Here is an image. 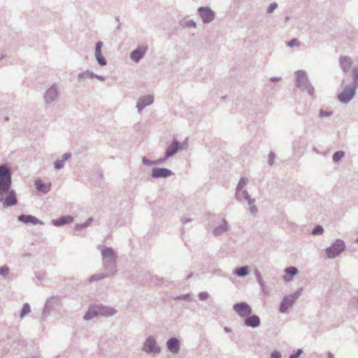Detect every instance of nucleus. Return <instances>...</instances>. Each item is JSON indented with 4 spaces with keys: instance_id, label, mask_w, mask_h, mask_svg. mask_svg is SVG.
I'll return each mask as SVG.
<instances>
[{
    "instance_id": "49",
    "label": "nucleus",
    "mask_w": 358,
    "mask_h": 358,
    "mask_svg": "<svg viewBox=\"0 0 358 358\" xmlns=\"http://www.w3.org/2000/svg\"><path fill=\"white\" fill-rule=\"evenodd\" d=\"M30 223H32L34 224H43V222H42L41 220H38V218H36V217L34 216H32V219L30 221Z\"/></svg>"
},
{
    "instance_id": "56",
    "label": "nucleus",
    "mask_w": 358,
    "mask_h": 358,
    "mask_svg": "<svg viewBox=\"0 0 358 358\" xmlns=\"http://www.w3.org/2000/svg\"><path fill=\"white\" fill-rule=\"evenodd\" d=\"M115 20L118 22V24H117V29H120V22H119V21H120L119 17H115Z\"/></svg>"
},
{
    "instance_id": "16",
    "label": "nucleus",
    "mask_w": 358,
    "mask_h": 358,
    "mask_svg": "<svg viewBox=\"0 0 358 358\" xmlns=\"http://www.w3.org/2000/svg\"><path fill=\"white\" fill-rule=\"evenodd\" d=\"M103 43L102 41L96 42V45H95V52H94L95 58H96L98 64L101 66H106L107 64L106 59L101 54V48L103 47Z\"/></svg>"
},
{
    "instance_id": "9",
    "label": "nucleus",
    "mask_w": 358,
    "mask_h": 358,
    "mask_svg": "<svg viewBox=\"0 0 358 358\" xmlns=\"http://www.w3.org/2000/svg\"><path fill=\"white\" fill-rule=\"evenodd\" d=\"M233 309L238 316L244 319L252 313V308L245 302L235 303Z\"/></svg>"
},
{
    "instance_id": "7",
    "label": "nucleus",
    "mask_w": 358,
    "mask_h": 358,
    "mask_svg": "<svg viewBox=\"0 0 358 358\" xmlns=\"http://www.w3.org/2000/svg\"><path fill=\"white\" fill-rule=\"evenodd\" d=\"M197 14L204 24H210L216 19V13L209 6L199 7Z\"/></svg>"
},
{
    "instance_id": "51",
    "label": "nucleus",
    "mask_w": 358,
    "mask_h": 358,
    "mask_svg": "<svg viewBox=\"0 0 358 358\" xmlns=\"http://www.w3.org/2000/svg\"><path fill=\"white\" fill-rule=\"evenodd\" d=\"M180 221L183 224H186L189 222H192V220L191 218H185V217H182L180 219Z\"/></svg>"
},
{
    "instance_id": "37",
    "label": "nucleus",
    "mask_w": 358,
    "mask_h": 358,
    "mask_svg": "<svg viewBox=\"0 0 358 358\" xmlns=\"http://www.w3.org/2000/svg\"><path fill=\"white\" fill-rule=\"evenodd\" d=\"M10 268L8 266L4 265L2 266H0V275L6 278L8 276L9 273Z\"/></svg>"
},
{
    "instance_id": "11",
    "label": "nucleus",
    "mask_w": 358,
    "mask_h": 358,
    "mask_svg": "<svg viewBox=\"0 0 358 358\" xmlns=\"http://www.w3.org/2000/svg\"><path fill=\"white\" fill-rule=\"evenodd\" d=\"M58 98V87L56 85L50 86L44 93L43 100L45 104L50 105Z\"/></svg>"
},
{
    "instance_id": "64",
    "label": "nucleus",
    "mask_w": 358,
    "mask_h": 358,
    "mask_svg": "<svg viewBox=\"0 0 358 358\" xmlns=\"http://www.w3.org/2000/svg\"><path fill=\"white\" fill-rule=\"evenodd\" d=\"M357 294H358V291H357ZM357 302H358V299H357Z\"/></svg>"
},
{
    "instance_id": "63",
    "label": "nucleus",
    "mask_w": 358,
    "mask_h": 358,
    "mask_svg": "<svg viewBox=\"0 0 358 358\" xmlns=\"http://www.w3.org/2000/svg\"><path fill=\"white\" fill-rule=\"evenodd\" d=\"M356 242H357V243H358V237H357V239H356Z\"/></svg>"
},
{
    "instance_id": "50",
    "label": "nucleus",
    "mask_w": 358,
    "mask_h": 358,
    "mask_svg": "<svg viewBox=\"0 0 358 358\" xmlns=\"http://www.w3.org/2000/svg\"><path fill=\"white\" fill-rule=\"evenodd\" d=\"M302 353H303L302 350H301V349L298 350L296 353L291 355L289 358H299L301 355Z\"/></svg>"
},
{
    "instance_id": "30",
    "label": "nucleus",
    "mask_w": 358,
    "mask_h": 358,
    "mask_svg": "<svg viewBox=\"0 0 358 358\" xmlns=\"http://www.w3.org/2000/svg\"><path fill=\"white\" fill-rule=\"evenodd\" d=\"M93 220H94L93 217H90L84 223L76 224L75 226V228H76V229H85V228L87 227L89 225H90L91 223L93 222Z\"/></svg>"
},
{
    "instance_id": "46",
    "label": "nucleus",
    "mask_w": 358,
    "mask_h": 358,
    "mask_svg": "<svg viewBox=\"0 0 358 358\" xmlns=\"http://www.w3.org/2000/svg\"><path fill=\"white\" fill-rule=\"evenodd\" d=\"M270 358H282V354L278 350H273L270 355Z\"/></svg>"
},
{
    "instance_id": "6",
    "label": "nucleus",
    "mask_w": 358,
    "mask_h": 358,
    "mask_svg": "<svg viewBox=\"0 0 358 358\" xmlns=\"http://www.w3.org/2000/svg\"><path fill=\"white\" fill-rule=\"evenodd\" d=\"M345 249V242L342 239L337 238L326 248V256L330 259H335L344 252Z\"/></svg>"
},
{
    "instance_id": "18",
    "label": "nucleus",
    "mask_w": 358,
    "mask_h": 358,
    "mask_svg": "<svg viewBox=\"0 0 358 358\" xmlns=\"http://www.w3.org/2000/svg\"><path fill=\"white\" fill-rule=\"evenodd\" d=\"M143 350L147 353L157 352L156 341L153 336H149L144 343Z\"/></svg>"
},
{
    "instance_id": "20",
    "label": "nucleus",
    "mask_w": 358,
    "mask_h": 358,
    "mask_svg": "<svg viewBox=\"0 0 358 358\" xmlns=\"http://www.w3.org/2000/svg\"><path fill=\"white\" fill-rule=\"evenodd\" d=\"M145 54V49L138 48L130 53V59L134 62H138Z\"/></svg>"
},
{
    "instance_id": "39",
    "label": "nucleus",
    "mask_w": 358,
    "mask_h": 358,
    "mask_svg": "<svg viewBox=\"0 0 358 358\" xmlns=\"http://www.w3.org/2000/svg\"><path fill=\"white\" fill-rule=\"evenodd\" d=\"M331 110H324V109L321 108L319 111V117H329L332 115Z\"/></svg>"
},
{
    "instance_id": "19",
    "label": "nucleus",
    "mask_w": 358,
    "mask_h": 358,
    "mask_svg": "<svg viewBox=\"0 0 358 358\" xmlns=\"http://www.w3.org/2000/svg\"><path fill=\"white\" fill-rule=\"evenodd\" d=\"M168 350L173 353L178 354L180 350V341L176 337H171L167 341Z\"/></svg>"
},
{
    "instance_id": "13",
    "label": "nucleus",
    "mask_w": 358,
    "mask_h": 358,
    "mask_svg": "<svg viewBox=\"0 0 358 358\" xmlns=\"http://www.w3.org/2000/svg\"><path fill=\"white\" fill-rule=\"evenodd\" d=\"M352 64L353 60L349 56L341 55L339 57V66L344 73H347L350 71Z\"/></svg>"
},
{
    "instance_id": "61",
    "label": "nucleus",
    "mask_w": 358,
    "mask_h": 358,
    "mask_svg": "<svg viewBox=\"0 0 358 358\" xmlns=\"http://www.w3.org/2000/svg\"><path fill=\"white\" fill-rule=\"evenodd\" d=\"M4 57V55H0V59H3Z\"/></svg>"
},
{
    "instance_id": "40",
    "label": "nucleus",
    "mask_w": 358,
    "mask_h": 358,
    "mask_svg": "<svg viewBox=\"0 0 358 358\" xmlns=\"http://www.w3.org/2000/svg\"><path fill=\"white\" fill-rule=\"evenodd\" d=\"M176 300H182L185 301H192V296H191L190 294H185L180 295L176 298Z\"/></svg>"
},
{
    "instance_id": "28",
    "label": "nucleus",
    "mask_w": 358,
    "mask_h": 358,
    "mask_svg": "<svg viewBox=\"0 0 358 358\" xmlns=\"http://www.w3.org/2000/svg\"><path fill=\"white\" fill-rule=\"evenodd\" d=\"M345 156V152L342 150H338L335 152L332 155V160L334 162H338L343 159Z\"/></svg>"
},
{
    "instance_id": "45",
    "label": "nucleus",
    "mask_w": 358,
    "mask_h": 358,
    "mask_svg": "<svg viewBox=\"0 0 358 358\" xmlns=\"http://www.w3.org/2000/svg\"><path fill=\"white\" fill-rule=\"evenodd\" d=\"M275 155L273 152H270L268 154V164L269 166H272L274 163Z\"/></svg>"
},
{
    "instance_id": "59",
    "label": "nucleus",
    "mask_w": 358,
    "mask_h": 358,
    "mask_svg": "<svg viewBox=\"0 0 358 358\" xmlns=\"http://www.w3.org/2000/svg\"><path fill=\"white\" fill-rule=\"evenodd\" d=\"M328 358H334L331 353L328 354Z\"/></svg>"
},
{
    "instance_id": "15",
    "label": "nucleus",
    "mask_w": 358,
    "mask_h": 358,
    "mask_svg": "<svg viewBox=\"0 0 358 358\" xmlns=\"http://www.w3.org/2000/svg\"><path fill=\"white\" fill-rule=\"evenodd\" d=\"M229 224L226 219H222V222L213 229V235L215 236H222L223 234L229 231Z\"/></svg>"
},
{
    "instance_id": "60",
    "label": "nucleus",
    "mask_w": 358,
    "mask_h": 358,
    "mask_svg": "<svg viewBox=\"0 0 358 358\" xmlns=\"http://www.w3.org/2000/svg\"><path fill=\"white\" fill-rule=\"evenodd\" d=\"M192 277V273L191 274H189L188 276H187V279H189Z\"/></svg>"
},
{
    "instance_id": "25",
    "label": "nucleus",
    "mask_w": 358,
    "mask_h": 358,
    "mask_svg": "<svg viewBox=\"0 0 358 358\" xmlns=\"http://www.w3.org/2000/svg\"><path fill=\"white\" fill-rule=\"evenodd\" d=\"M110 276H111V275H109L108 273H107V272H106L105 273H96V274L92 275L90 277L89 282H92L94 281L101 280L102 279H104V278L110 277Z\"/></svg>"
},
{
    "instance_id": "2",
    "label": "nucleus",
    "mask_w": 358,
    "mask_h": 358,
    "mask_svg": "<svg viewBox=\"0 0 358 358\" xmlns=\"http://www.w3.org/2000/svg\"><path fill=\"white\" fill-rule=\"evenodd\" d=\"M103 267L109 275H113L117 272V259L114 250L110 247L103 246L101 250Z\"/></svg>"
},
{
    "instance_id": "1",
    "label": "nucleus",
    "mask_w": 358,
    "mask_h": 358,
    "mask_svg": "<svg viewBox=\"0 0 358 358\" xmlns=\"http://www.w3.org/2000/svg\"><path fill=\"white\" fill-rule=\"evenodd\" d=\"M12 175L10 169L6 164L0 165V202L4 208L13 206L17 204L16 192L11 189Z\"/></svg>"
},
{
    "instance_id": "26",
    "label": "nucleus",
    "mask_w": 358,
    "mask_h": 358,
    "mask_svg": "<svg viewBox=\"0 0 358 358\" xmlns=\"http://www.w3.org/2000/svg\"><path fill=\"white\" fill-rule=\"evenodd\" d=\"M180 24L183 27L196 28V23L193 20L183 19L180 20Z\"/></svg>"
},
{
    "instance_id": "42",
    "label": "nucleus",
    "mask_w": 358,
    "mask_h": 358,
    "mask_svg": "<svg viewBox=\"0 0 358 358\" xmlns=\"http://www.w3.org/2000/svg\"><path fill=\"white\" fill-rule=\"evenodd\" d=\"M200 301H207L209 299V294L207 292H201L198 294Z\"/></svg>"
},
{
    "instance_id": "14",
    "label": "nucleus",
    "mask_w": 358,
    "mask_h": 358,
    "mask_svg": "<svg viewBox=\"0 0 358 358\" xmlns=\"http://www.w3.org/2000/svg\"><path fill=\"white\" fill-rule=\"evenodd\" d=\"M235 198H236L238 201H241L244 199L249 205L255 203V199H251L248 191L244 189L239 190L235 189Z\"/></svg>"
},
{
    "instance_id": "5",
    "label": "nucleus",
    "mask_w": 358,
    "mask_h": 358,
    "mask_svg": "<svg viewBox=\"0 0 358 358\" xmlns=\"http://www.w3.org/2000/svg\"><path fill=\"white\" fill-rule=\"evenodd\" d=\"M296 86L302 91H306L309 96H313L315 88L309 81L306 71L299 70L294 73Z\"/></svg>"
},
{
    "instance_id": "41",
    "label": "nucleus",
    "mask_w": 358,
    "mask_h": 358,
    "mask_svg": "<svg viewBox=\"0 0 358 358\" xmlns=\"http://www.w3.org/2000/svg\"><path fill=\"white\" fill-rule=\"evenodd\" d=\"M189 148V140L186 138L182 143H179V151L186 150Z\"/></svg>"
},
{
    "instance_id": "29",
    "label": "nucleus",
    "mask_w": 358,
    "mask_h": 358,
    "mask_svg": "<svg viewBox=\"0 0 358 358\" xmlns=\"http://www.w3.org/2000/svg\"><path fill=\"white\" fill-rule=\"evenodd\" d=\"M248 183V178L246 177L240 178L238 185H236V189H242L247 185Z\"/></svg>"
},
{
    "instance_id": "44",
    "label": "nucleus",
    "mask_w": 358,
    "mask_h": 358,
    "mask_svg": "<svg viewBox=\"0 0 358 358\" xmlns=\"http://www.w3.org/2000/svg\"><path fill=\"white\" fill-rule=\"evenodd\" d=\"M142 162L144 165H146V166H151V165H155L157 164V161L150 160L148 158H146L145 157H143L142 158Z\"/></svg>"
},
{
    "instance_id": "36",
    "label": "nucleus",
    "mask_w": 358,
    "mask_h": 358,
    "mask_svg": "<svg viewBox=\"0 0 358 358\" xmlns=\"http://www.w3.org/2000/svg\"><path fill=\"white\" fill-rule=\"evenodd\" d=\"M89 73H93L92 71H90L89 70H87L85 71H83V72H80L78 74V78L81 80H84L87 78H90V75Z\"/></svg>"
},
{
    "instance_id": "31",
    "label": "nucleus",
    "mask_w": 358,
    "mask_h": 358,
    "mask_svg": "<svg viewBox=\"0 0 358 358\" xmlns=\"http://www.w3.org/2000/svg\"><path fill=\"white\" fill-rule=\"evenodd\" d=\"M324 233V228L322 225H316L312 230L311 234L313 236L322 235Z\"/></svg>"
},
{
    "instance_id": "10",
    "label": "nucleus",
    "mask_w": 358,
    "mask_h": 358,
    "mask_svg": "<svg viewBox=\"0 0 358 358\" xmlns=\"http://www.w3.org/2000/svg\"><path fill=\"white\" fill-rule=\"evenodd\" d=\"M179 151V141L173 140L172 143L167 147L164 157L158 159V164L164 163L169 157H172Z\"/></svg>"
},
{
    "instance_id": "32",
    "label": "nucleus",
    "mask_w": 358,
    "mask_h": 358,
    "mask_svg": "<svg viewBox=\"0 0 358 358\" xmlns=\"http://www.w3.org/2000/svg\"><path fill=\"white\" fill-rule=\"evenodd\" d=\"M31 219H32V215H20L17 217V220L20 222L25 223V224L30 223V221Z\"/></svg>"
},
{
    "instance_id": "55",
    "label": "nucleus",
    "mask_w": 358,
    "mask_h": 358,
    "mask_svg": "<svg viewBox=\"0 0 358 358\" xmlns=\"http://www.w3.org/2000/svg\"><path fill=\"white\" fill-rule=\"evenodd\" d=\"M258 282H259V285H260L261 288H262V289H264V281H263L262 278L260 280H259V281H258Z\"/></svg>"
},
{
    "instance_id": "8",
    "label": "nucleus",
    "mask_w": 358,
    "mask_h": 358,
    "mask_svg": "<svg viewBox=\"0 0 358 358\" xmlns=\"http://www.w3.org/2000/svg\"><path fill=\"white\" fill-rule=\"evenodd\" d=\"M301 290H298L292 294L286 295L280 305L279 310L281 313H285L292 307L295 301L300 297Z\"/></svg>"
},
{
    "instance_id": "62",
    "label": "nucleus",
    "mask_w": 358,
    "mask_h": 358,
    "mask_svg": "<svg viewBox=\"0 0 358 358\" xmlns=\"http://www.w3.org/2000/svg\"><path fill=\"white\" fill-rule=\"evenodd\" d=\"M284 280H285V281H287V282H288V281H289V279H286V278H285V277L284 278Z\"/></svg>"
},
{
    "instance_id": "21",
    "label": "nucleus",
    "mask_w": 358,
    "mask_h": 358,
    "mask_svg": "<svg viewBox=\"0 0 358 358\" xmlns=\"http://www.w3.org/2000/svg\"><path fill=\"white\" fill-rule=\"evenodd\" d=\"M73 221V217L71 215L62 216L57 220H52L54 226L60 227L66 224L71 223Z\"/></svg>"
},
{
    "instance_id": "4",
    "label": "nucleus",
    "mask_w": 358,
    "mask_h": 358,
    "mask_svg": "<svg viewBox=\"0 0 358 358\" xmlns=\"http://www.w3.org/2000/svg\"><path fill=\"white\" fill-rule=\"evenodd\" d=\"M117 313V310L113 307L103 306L102 304H94L89 307L87 311L83 316V319L86 321H89L98 316L110 317L115 315Z\"/></svg>"
},
{
    "instance_id": "23",
    "label": "nucleus",
    "mask_w": 358,
    "mask_h": 358,
    "mask_svg": "<svg viewBox=\"0 0 358 358\" xmlns=\"http://www.w3.org/2000/svg\"><path fill=\"white\" fill-rule=\"evenodd\" d=\"M35 186L38 192H41L43 194H47L50 190L51 185L45 184L41 180L38 179L35 180Z\"/></svg>"
},
{
    "instance_id": "43",
    "label": "nucleus",
    "mask_w": 358,
    "mask_h": 358,
    "mask_svg": "<svg viewBox=\"0 0 358 358\" xmlns=\"http://www.w3.org/2000/svg\"><path fill=\"white\" fill-rule=\"evenodd\" d=\"M278 4L275 2L271 3L266 8L267 13H272L277 8Z\"/></svg>"
},
{
    "instance_id": "48",
    "label": "nucleus",
    "mask_w": 358,
    "mask_h": 358,
    "mask_svg": "<svg viewBox=\"0 0 358 358\" xmlns=\"http://www.w3.org/2000/svg\"><path fill=\"white\" fill-rule=\"evenodd\" d=\"M90 75V78H96L100 81H104L105 78L103 76L97 75L93 72V73H89Z\"/></svg>"
},
{
    "instance_id": "17",
    "label": "nucleus",
    "mask_w": 358,
    "mask_h": 358,
    "mask_svg": "<svg viewBox=\"0 0 358 358\" xmlns=\"http://www.w3.org/2000/svg\"><path fill=\"white\" fill-rule=\"evenodd\" d=\"M244 324L251 328H257L261 325V319L257 315H250L244 319Z\"/></svg>"
},
{
    "instance_id": "58",
    "label": "nucleus",
    "mask_w": 358,
    "mask_h": 358,
    "mask_svg": "<svg viewBox=\"0 0 358 358\" xmlns=\"http://www.w3.org/2000/svg\"><path fill=\"white\" fill-rule=\"evenodd\" d=\"M46 310H48V306L45 305L43 309V313H45Z\"/></svg>"
},
{
    "instance_id": "52",
    "label": "nucleus",
    "mask_w": 358,
    "mask_h": 358,
    "mask_svg": "<svg viewBox=\"0 0 358 358\" xmlns=\"http://www.w3.org/2000/svg\"><path fill=\"white\" fill-rule=\"evenodd\" d=\"M281 79H282V78L280 76H274V77H271L269 80L271 82H276V81L280 80Z\"/></svg>"
},
{
    "instance_id": "54",
    "label": "nucleus",
    "mask_w": 358,
    "mask_h": 358,
    "mask_svg": "<svg viewBox=\"0 0 358 358\" xmlns=\"http://www.w3.org/2000/svg\"><path fill=\"white\" fill-rule=\"evenodd\" d=\"M152 176L157 178V167H154L152 170Z\"/></svg>"
},
{
    "instance_id": "12",
    "label": "nucleus",
    "mask_w": 358,
    "mask_h": 358,
    "mask_svg": "<svg viewBox=\"0 0 358 358\" xmlns=\"http://www.w3.org/2000/svg\"><path fill=\"white\" fill-rule=\"evenodd\" d=\"M154 102V96L151 95H145L141 96L137 103L136 108L138 113H141L142 110L147 106H150Z\"/></svg>"
},
{
    "instance_id": "47",
    "label": "nucleus",
    "mask_w": 358,
    "mask_h": 358,
    "mask_svg": "<svg viewBox=\"0 0 358 358\" xmlns=\"http://www.w3.org/2000/svg\"><path fill=\"white\" fill-rule=\"evenodd\" d=\"M250 212L253 216H256L258 213V208L255 206L254 204H252L250 206Z\"/></svg>"
},
{
    "instance_id": "38",
    "label": "nucleus",
    "mask_w": 358,
    "mask_h": 358,
    "mask_svg": "<svg viewBox=\"0 0 358 358\" xmlns=\"http://www.w3.org/2000/svg\"><path fill=\"white\" fill-rule=\"evenodd\" d=\"M287 46L289 48H299L300 46V43L297 38H292L287 43Z\"/></svg>"
},
{
    "instance_id": "27",
    "label": "nucleus",
    "mask_w": 358,
    "mask_h": 358,
    "mask_svg": "<svg viewBox=\"0 0 358 358\" xmlns=\"http://www.w3.org/2000/svg\"><path fill=\"white\" fill-rule=\"evenodd\" d=\"M173 175V172L166 168H158V178H166Z\"/></svg>"
},
{
    "instance_id": "24",
    "label": "nucleus",
    "mask_w": 358,
    "mask_h": 358,
    "mask_svg": "<svg viewBox=\"0 0 358 358\" xmlns=\"http://www.w3.org/2000/svg\"><path fill=\"white\" fill-rule=\"evenodd\" d=\"M250 269L248 266H243L236 268L234 272V275L240 278H243L248 275Z\"/></svg>"
},
{
    "instance_id": "57",
    "label": "nucleus",
    "mask_w": 358,
    "mask_h": 358,
    "mask_svg": "<svg viewBox=\"0 0 358 358\" xmlns=\"http://www.w3.org/2000/svg\"><path fill=\"white\" fill-rule=\"evenodd\" d=\"M224 330L225 332H230L231 331V329L229 327H224Z\"/></svg>"
},
{
    "instance_id": "35",
    "label": "nucleus",
    "mask_w": 358,
    "mask_h": 358,
    "mask_svg": "<svg viewBox=\"0 0 358 358\" xmlns=\"http://www.w3.org/2000/svg\"><path fill=\"white\" fill-rule=\"evenodd\" d=\"M31 308L29 303H26L23 305L21 313H20V317L22 318L24 315L30 313Z\"/></svg>"
},
{
    "instance_id": "53",
    "label": "nucleus",
    "mask_w": 358,
    "mask_h": 358,
    "mask_svg": "<svg viewBox=\"0 0 358 358\" xmlns=\"http://www.w3.org/2000/svg\"><path fill=\"white\" fill-rule=\"evenodd\" d=\"M255 273L256 278L257 279V281L260 280L262 279V276H261V273L259 272V271L256 269L255 271Z\"/></svg>"
},
{
    "instance_id": "34",
    "label": "nucleus",
    "mask_w": 358,
    "mask_h": 358,
    "mask_svg": "<svg viewBox=\"0 0 358 358\" xmlns=\"http://www.w3.org/2000/svg\"><path fill=\"white\" fill-rule=\"evenodd\" d=\"M285 272L291 276H294L298 273V268L295 266H289L285 268Z\"/></svg>"
},
{
    "instance_id": "33",
    "label": "nucleus",
    "mask_w": 358,
    "mask_h": 358,
    "mask_svg": "<svg viewBox=\"0 0 358 358\" xmlns=\"http://www.w3.org/2000/svg\"><path fill=\"white\" fill-rule=\"evenodd\" d=\"M299 143L300 142L294 143L292 150L294 154H299L301 155L304 154V151L300 148Z\"/></svg>"
},
{
    "instance_id": "22",
    "label": "nucleus",
    "mask_w": 358,
    "mask_h": 358,
    "mask_svg": "<svg viewBox=\"0 0 358 358\" xmlns=\"http://www.w3.org/2000/svg\"><path fill=\"white\" fill-rule=\"evenodd\" d=\"M71 157V153H65L62 155V159H57L54 162V167L57 170H60L64 168L65 162Z\"/></svg>"
},
{
    "instance_id": "3",
    "label": "nucleus",
    "mask_w": 358,
    "mask_h": 358,
    "mask_svg": "<svg viewBox=\"0 0 358 358\" xmlns=\"http://www.w3.org/2000/svg\"><path fill=\"white\" fill-rule=\"evenodd\" d=\"M352 81L347 85L344 90L338 94V99L343 103H349L355 96L356 90L358 88V66H353L352 69Z\"/></svg>"
}]
</instances>
